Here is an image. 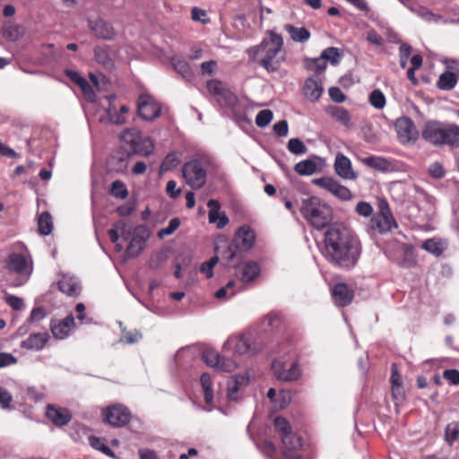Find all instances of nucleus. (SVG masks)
<instances>
[{"instance_id":"obj_1","label":"nucleus","mask_w":459,"mask_h":459,"mask_svg":"<svg viewBox=\"0 0 459 459\" xmlns=\"http://www.w3.org/2000/svg\"><path fill=\"white\" fill-rule=\"evenodd\" d=\"M323 255L333 265L351 270L357 264L361 247L359 242L344 227L333 226L325 233Z\"/></svg>"},{"instance_id":"obj_2","label":"nucleus","mask_w":459,"mask_h":459,"mask_svg":"<svg viewBox=\"0 0 459 459\" xmlns=\"http://www.w3.org/2000/svg\"><path fill=\"white\" fill-rule=\"evenodd\" d=\"M269 37L247 50L249 57L255 60L259 57V64L268 72H275L284 61L282 53L283 39L281 35L270 30Z\"/></svg>"},{"instance_id":"obj_3","label":"nucleus","mask_w":459,"mask_h":459,"mask_svg":"<svg viewBox=\"0 0 459 459\" xmlns=\"http://www.w3.org/2000/svg\"><path fill=\"white\" fill-rule=\"evenodd\" d=\"M422 138L436 147H459V126L437 120L428 121L422 130Z\"/></svg>"},{"instance_id":"obj_4","label":"nucleus","mask_w":459,"mask_h":459,"mask_svg":"<svg viewBox=\"0 0 459 459\" xmlns=\"http://www.w3.org/2000/svg\"><path fill=\"white\" fill-rule=\"evenodd\" d=\"M300 212L303 217L316 230L328 226L333 220L332 208L316 196L304 199Z\"/></svg>"},{"instance_id":"obj_5","label":"nucleus","mask_w":459,"mask_h":459,"mask_svg":"<svg viewBox=\"0 0 459 459\" xmlns=\"http://www.w3.org/2000/svg\"><path fill=\"white\" fill-rule=\"evenodd\" d=\"M275 432L281 439V451L286 459H299L302 447L301 438L292 432L290 424L282 417L273 420Z\"/></svg>"},{"instance_id":"obj_6","label":"nucleus","mask_w":459,"mask_h":459,"mask_svg":"<svg viewBox=\"0 0 459 459\" xmlns=\"http://www.w3.org/2000/svg\"><path fill=\"white\" fill-rule=\"evenodd\" d=\"M5 268L18 275L13 282L14 286L23 285L30 277L33 271V264L27 249L22 253H11L5 259Z\"/></svg>"},{"instance_id":"obj_7","label":"nucleus","mask_w":459,"mask_h":459,"mask_svg":"<svg viewBox=\"0 0 459 459\" xmlns=\"http://www.w3.org/2000/svg\"><path fill=\"white\" fill-rule=\"evenodd\" d=\"M120 139L127 146L129 153L148 156L154 149L151 138L143 136L141 131L134 127L123 131Z\"/></svg>"},{"instance_id":"obj_8","label":"nucleus","mask_w":459,"mask_h":459,"mask_svg":"<svg viewBox=\"0 0 459 459\" xmlns=\"http://www.w3.org/2000/svg\"><path fill=\"white\" fill-rule=\"evenodd\" d=\"M398 224L394 218L386 202L379 204V212L375 213L369 221V229L378 234H385L393 229H396Z\"/></svg>"},{"instance_id":"obj_9","label":"nucleus","mask_w":459,"mask_h":459,"mask_svg":"<svg viewBox=\"0 0 459 459\" xmlns=\"http://www.w3.org/2000/svg\"><path fill=\"white\" fill-rule=\"evenodd\" d=\"M182 174L186 183L194 189L201 188L206 182L207 172L201 160H192L186 162Z\"/></svg>"},{"instance_id":"obj_10","label":"nucleus","mask_w":459,"mask_h":459,"mask_svg":"<svg viewBox=\"0 0 459 459\" xmlns=\"http://www.w3.org/2000/svg\"><path fill=\"white\" fill-rule=\"evenodd\" d=\"M227 355L228 352H223V355H221L213 349H205L203 351L202 358L212 368L221 371L231 372L238 368V362L234 359L228 358Z\"/></svg>"},{"instance_id":"obj_11","label":"nucleus","mask_w":459,"mask_h":459,"mask_svg":"<svg viewBox=\"0 0 459 459\" xmlns=\"http://www.w3.org/2000/svg\"><path fill=\"white\" fill-rule=\"evenodd\" d=\"M160 104L151 95L143 93L137 101L138 116L146 121H152L160 116Z\"/></svg>"},{"instance_id":"obj_12","label":"nucleus","mask_w":459,"mask_h":459,"mask_svg":"<svg viewBox=\"0 0 459 459\" xmlns=\"http://www.w3.org/2000/svg\"><path fill=\"white\" fill-rule=\"evenodd\" d=\"M312 183L325 190L330 192L333 195L342 201L351 200L352 197L350 189L341 185L336 179L332 177H323L314 178Z\"/></svg>"},{"instance_id":"obj_13","label":"nucleus","mask_w":459,"mask_h":459,"mask_svg":"<svg viewBox=\"0 0 459 459\" xmlns=\"http://www.w3.org/2000/svg\"><path fill=\"white\" fill-rule=\"evenodd\" d=\"M102 415L105 422L117 428L127 424L131 418L128 409L120 404L107 407L103 410Z\"/></svg>"},{"instance_id":"obj_14","label":"nucleus","mask_w":459,"mask_h":459,"mask_svg":"<svg viewBox=\"0 0 459 459\" xmlns=\"http://www.w3.org/2000/svg\"><path fill=\"white\" fill-rule=\"evenodd\" d=\"M394 127L398 139L402 143L415 141L418 137L419 133L413 121L407 117H402L396 119Z\"/></svg>"},{"instance_id":"obj_15","label":"nucleus","mask_w":459,"mask_h":459,"mask_svg":"<svg viewBox=\"0 0 459 459\" xmlns=\"http://www.w3.org/2000/svg\"><path fill=\"white\" fill-rule=\"evenodd\" d=\"M272 370L277 379L281 381H294L300 377V368L296 362H292L287 368L286 364L281 361H273Z\"/></svg>"},{"instance_id":"obj_16","label":"nucleus","mask_w":459,"mask_h":459,"mask_svg":"<svg viewBox=\"0 0 459 459\" xmlns=\"http://www.w3.org/2000/svg\"><path fill=\"white\" fill-rule=\"evenodd\" d=\"M255 240L254 230L247 225L241 226L235 233L232 243L239 251L249 250Z\"/></svg>"},{"instance_id":"obj_17","label":"nucleus","mask_w":459,"mask_h":459,"mask_svg":"<svg viewBox=\"0 0 459 459\" xmlns=\"http://www.w3.org/2000/svg\"><path fill=\"white\" fill-rule=\"evenodd\" d=\"M333 168L335 173L342 179L354 180L358 178L357 173L353 170L351 160L341 152L335 155Z\"/></svg>"},{"instance_id":"obj_18","label":"nucleus","mask_w":459,"mask_h":459,"mask_svg":"<svg viewBox=\"0 0 459 459\" xmlns=\"http://www.w3.org/2000/svg\"><path fill=\"white\" fill-rule=\"evenodd\" d=\"M74 327V317L72 315L67 316L62 320H52L50 324L51 332L54 337L58 340L67 338Z\"/></svg>"},{"instance_id":"obj_19","label":"nucleus","mask_w":459,"mask_h":459,"mask_svg":"<svg viewBox=\"0 0 459 459\" xmlns=\"http://www.w3.org/2000/svg\"><path fill=\"white\" fill-rule=\"evenodd\" d=\"M89 28L99 39L111 40L116 37V31L113 26L101 18L90 20Z\"/></svg>"},{"instance_id":"obj_20","label":"nucleus","mask_w":459,"mask_h":459,"mask_svg":"<svg viewBox=\"0 0 459 459\" xmlns=\"http://www.w3.org/2000/svg\"><path fill=\"white\" fill-rule=\"evenodd\" d=\"M215 250L221 255V259L226 261L228 265L236 266L241 259L239 255L241 251L236 248L233 243L230 244L226 240L217 244Z\"/></svg>"},{"instance_id":"obj_21","label":"nucleus","mask_w":459,"mask_h":459,"mask_svg":"<svg viewBox=\"0 0 459 459\" xmlns=\"http://www.w3.org/2000/svg\"><path fill=\"white\" fill-rule=\"evenodd\" d=\"M231 351L238 355L249 353L251 351L249 340L244 336L230 337L223 345V352Z\"/></svg>"},{"instance_id":"obj_22","label":"nucleus","mask_w":459,"mask_h":459,"mask_svg":"<svg viewBox=\"0 0 459 459\" xmlns=\"http://www.w3.org/2000/svg\"><path fill=\"white\" fill-rule=\"evenodd\" d=\"M334 303L340 307H346L352 302L354 292L345 283H336L332 290Z\"/></svg>"},{"instance_id":"obj_23","label":"nucleus","mask_w":459,"mask_h":459,"mask_svg":"<svg viewBox=\"0 0 459 459\" xmlns=\"http://www.w3.org/2000/svg\"><path fill=\"white\" fill-rule=\"evenodd\" d=\"M47 417L57 427H63L71 420L72 414L65 408L56 407L54 405H48Z\"/></svg>"},{"instance_id":"obj_24","label":"nucleus","mask_w":459,"mask_h":459,"mask_svg":"<svg viewBox=\"0 0 459 459\" xmlns=\"http://www.w3.org/2000/svg\"><path fill=\"white\" fill-rule=\"evenodd\" d=\"M209 207V221L215 223L218 229L224 228L229 223V218L224 212H221V204L219 201L211 199L207 203Z\"/></svg>"},{"instance_id":"obj_25","label":"nucleus","mask_w":459,"mask_h":459,"mask_svg":"<svg viewBox=\"0 0 459 459\" xmlns=\"http://www.w3.org/2000/svg\"><path fill=\"white\" fill-rule=\"evenodd\" d=\"M209 92L215 97L219 102L224 101L225 104H230L235 100V97L230 91L226 89L222 82L218 80H212L207 83Z\"/></svg>"},{"instance_id":"obj_26","label":"nucleus","mask_w":459,"mask_h":459,"mask_svg":"<svg viewBox=\"0 0 459 459\" xmlns=\"http://www.w3.org/2000/svg\"><path fill=\"white\" fill-rule=\"evenodd\" d=\"M324 88L321 82L316 78H307L303 86L305 97L311 102L317 101L323 94Z\"/></svg>"},{"instance_id":"obj_27","label":"nucleus","mask_w":459,"mask_h":459,"mask_svg":"<svg viewBox=\"0 0 459 459\" xmlns=\"http://www.w3.org/2000/svg\"><path fill=\"white\" fill-rule=\"evenodd\" d=\"M321 161L319 157L301 160L295 165L294 169L299 175L310 176L321 170Z\"/></svg>"},{"instance_id":"obj_28","label":"nucleus","mask_w":459,"mask_h":459,"mask_svg":"<svg viewBox=\"0 0 459 459\" xmlns=\"http://www.w3.org/2000/svg\"><path fill=\"white\" fill-rule=\"evenodd\" d=\"M58 289L67 296H77L81 291L79 281L74 276L63 274L58 281Z\"/></svg>"},{"instance_id":"obj_29","label":"nucleus","mask_w":459,"mask_h":459,"mask_svg":"<svg viewBox=\"0 0 459 459\" xmlns=\"http://www.w3.org/2000/svg\"><path fill=\"white\" fill-rule=\"evenodd\" d=\"M327 114L347 128H351L353 124L347 109L339 106H330L326 109Z\"/></svg>"},{"instance_id":"obj_30","label":"nucleus","mask_w":459,"mask_h":459,"mask_svg":"<svg viewBox=\"0 0 459 459\" xmlns=\"http://www.w3.org/2000/svg\"><path fill=\"white\" fill-rule=\"evenodd\" d=\"M49 339V335L47 333H38L30 334L22 343V347L28 350L39 351L44 348Z\"/></svg>"},{"instance_id":"obj_31","label":"nucleus","mask_w":459,"mask_h":459,"mask_svg":"<svg viewBox=\"0 0 459 459\" xmlns=\"http://www.w3.org/2000/svg\"><path fill=\"white\" fill-rule=\"evenodd\" d=\"M238 273L243 282H251L259 275L260 266L256 262L248 261L240 267Z\"/></svg>"},{"instance_id":"obj_32","label":"nucleus","mask_w":459,"mask_h":459,"mask_svg":"<svg viewBox=\"0 0 459 459\" xmlns=\"http://www.w3.org/2000/svg\"><path fill=\"white\" fill-rule=\"evenodd\" d=\"M411 12L416 13L419 17L422 18L428 22H447V21L445 20L441 15L432 13L429 9L420 5L418 3L415 6L411 7Z\"/></svg>"},{"instance_id":"obj_33","label":"nucleus","mask_w":459,"mask_h":459,"mask_svg":"<svg viewBox=\"0 0 459 459\" xmlns=\"http://www.w3.org/2000/svg\"><path fill=\"white\" fill-rule=\"evenodd\" d=\"M284 30L290 34L294 42L304 43L310 39V32L304 27H296L292 24H285Z\"/></svg>"},{"instance_id":"obj_34","label":"nucleus","mask_w":459,"mask_h":459,"mask_svg":"<svg viewBox=\"0 0 459 459\" xmlns=\"http://www.w3.org/2000/svg\"><path fill=\"white\" fill-rule=\"evenodd\" d=\"M147 238L148 234L146 237H140L138 234L134 235L126 250V255L129 257L137 256L143 251Z\"/></svg>"},{"instance_id":"obj_35","label":"nucleus","mask_w":459,"mask_h":459,"mask_svg":"<svg viewBox=\"0 0 459 459\" xmlns=\"http://www.w3.org/2000/svg\"><path fill=\"white\" fill-rule=\"evenodd\" d=\"M94 56L96 61L105 68L110 70L114 67V62L107 47H96L94 48Z\"/></svg>"},{"instance_id":"obj_36","label":"nucleus","mask_w":459,"mask_h":459,"mask_svg":"<svg viewBox=\"0 0 459 459\" xmlns=\"http://www.w3.org/2000/svg\"><path fill=\"white\" fill-rule=\"evenodd\" d=\"M362 163L366 166L377 169L379 171H387L390 168V162L379 156H369L362 159Z\"/></svg>"},{"instance_id":"obj_37","label":"nucleus","mask_w":459,"mask_h":459,"mask_svg":"<svg viewBox=\"0 0 459 459\" xmlns=\"http://www.w3.org/2000/svg\"><path fill=\"white\" fill-rule=\"evenodd\" d=\"M456 82V75L452 72H446L439 76L437 85L440 90L450 91L455 88Z\"/></svg>"},{"instance_id":"obj_38","label":"nucleus","mask_w":459,"mask_h":459,"mask_svg":"<svg viewBox=\"0 0 459 459\" xmlns=\"http://www.w3.org/2000/svg\"><path fill=\"white\" fill-rule=\"evenodd\" d=\"M39 232L43 236H48L53 229L52 217L49 212H44L38 220Z\"/></svg>"},{"instance_id":"obj_39","label":"nucleus","mask_w":459,"mask_h":459,"mask_svg":"<svg viewBox=\"0 0 459 459\" xmlns=\"http://www.w3.org/2000/svg\"><path fill=\"white\" fill-rule=\"evenodd\" d=\"M23 27L16 24H6L3 29V35L11 41H16L22 37Z\"/></svg>"},{"instance_id":"obj_40","label":"nucleus","mask_w":459,"mask_h":459,"mask_svg":"<svg viewBox=\"0 0 459 459\" xmlns=\"http://www.w3.org/2000/svg\"><path fill=\"white\" fill-rule=\"evenodd\" d=\"M445 439L450 446L459 443V422L453 421L446 426Z\"/></svg>"},{"instance_id":"obj_41","label":"nucleus","mask_w":459,"mask_h":459,"mask_svg":"<svg viewBox=\"0 0 459 459\" xmlns=\"http://www.w3.org/2000/svg\"><path fill=\"white\" fill-rule=\"evenodd\" d=\"M172 65L175 68V70L180 74L184 78L186 79H191L193 76V72L188 65V63L180 58H173L172 59Z\"/></svg>"},{"instance_id":"obj_42","label":"nucleus","mask_w":459,"mask_h":459,"mask_svg":"<svg viewBox=\"0 0 459 459\" xmlns=\"http://www.w3.org/2000/svg\"><path fill=\"white\" fill-rule=\"evenodd\" d=\"M200 382L204 393L206 403L211 404L213 402V394L212 390V378L209 374L204 373L200 377Z\"/></svg>"},{"instance_id":"obj_43","label":"nucleus","mask_w":459,"mask_h":459,"mask_svg":"<svg viewBox=\"0 0 459 459\" xmlns=\"http://www.w3.org/2000/svg\"><path fill=\"white\" fill-rule=\"evenodd\" d=\"M116 96L115 95H110L109 97H108V100L109 101V105H108V117H109V120L113 123V124H116V125H123L126 123V117L125 116L121 115L120 112L118 113L116 107L113 106L110 101L115 100Z\"/></svg>"},{"instance_id":"obj_44","label":"nucleus","mask_w":459,"mask_h":459,"mask_svg":"<svg viewBox=\"0 0 459 459\" xmlns=\"http://www.w3.org/2000/svg\"><path fill=\"white\" fill-rule=\"evenodd\" d=\"M89 441L91 446L96 450H99L102 452L104 455H108L110 457L114 456L113 451L105 444L103 439L94 436H91L89 437Z\"/></svg>"},{"instance_id":"obj_45","label":"nucleus","mask_w":459,"mask_h":459,"mask_svg":"<svg viewBox=\"0 0 459 459\" xmlns=\"http://www.w3.org/2000/svg\"><path fill=\"white\" fill-rule=\"evenodd\" d=\"M110 195L117 198L125 199L128 195V191L122 181L116 180L111 185Z\"/></svg>"},{"instance_id":"obj_46","label":"nucleus","mask_w":459,"mask_h":459,"mask_svg":"<svg viewBox=\"0 0 459 459\" xmlns=\"http://www.w3.org/2000/svg\"><path fill=\"white\" fill-rule=\"evenodd\" d=\"M180 163V160L175 153L168 154L160 164V171H169L176 168Z\"/></svg>"},{"instance_id":"obj_47","label":"nucleus","mask_w":459,"mask_h":459,"mask_svg":"<svg viewBox=\"0 0 459 459\" xmlns=\"http://www.w3.org/2000/svg\"><path fill=\"white\" fill-rule=\"evenodd\" d=\"M325 62L330 61L331 64L336 65L340 59V53L337 48L330 47L325 48L320 56Z\"/></svg>"},{"instance_id":"obj_48","label":"nucleus","mask_w":459,"mask_h":459,"mask_svg":"<svg viewBox=\"0 0 459 459\" xmlns=\"http://www.w3.org/2000/svg\"><path fill=\"white\" fill-rule=\"evenodd\" d=\"M288 150L290 152L299 155L306 153L307 148L299 138H291L288 143Z\"/></svg>"},{"instance_id":"obj_49","label":"nucleus","mask_w":459,"mask_h":459,"mask_svg":"<svg viewBox=\"0 0 459 459\" xmlns=\"http://www.w3.org/2000/svg\"><path fill=\"white\" fill-rule=\"evenodd\" d=\"M273 114L270 109H263L258 112L255 117V124L259 127H265L273 120Z\"/></svg>"},{"instance_id":"obj_50","label":"nucleus","mask_w":459,"mask_h":459,"mask_svg":"<svg viewBox=\"0 0 459 459\" xmlns=\"http://www.w3.org/2000/svg\"><path fill=\"white\" fill-rule=\"evenodd\" d=\"M369 102L374 108L382 109L385 105V95L381 91L375 90L370 93Z\"/></svg>"},{"instance_id":"obj_51","label":"nucleus","mask_w":459,"mask_h":459,"mask_svg":"<svg viewBox=\"0 0 459 459\" xmlns=\"http://www.w3.org/2000/svg\"><path fill=\"white\" fill-rule=\"evenodd\" d=\"M422 247L426 251L435 255L436 256H439L442 254V252H443V248H442L441 243L437 241V240H435V239H428V240H426L423 243Z\"/></svg>"},{"instance_id":"obj_52","label":"nucleus","mask_w":459,"mask_h":459,"mask_svg":"<svg viewBox=\"0 0 459 459\" xmlns=\"http://www.w3.org/2000/svg\"><path fill=\"white\" fill-rule=\"evenodd\" d=\"M179 225H180V221L178 218H174V219L170 220V221L169 222V225L167 227L159 230L158 237L162 238L166 236H169V235L173 234L178 229Z\"/></svg>"},{"instance_id":"obj_53","label":"nucleus","mask_w":459,"mask_h":459,"mask_svg":"<svg viewBox=\"0 0 459 459\" xmlns=\"http://www.w3.org/2000/svg\"><path fill=\"white\" fill-rule=\"evenodd\" d=\"M219 257L217 255L212 256L209 261L204 262L200 268V271L205 273L207 278H212L213 275V268L217 264Z\"/></svg>"},{"instance_id":"obj_54","label":"nucleus","mask_w":459,"mask_h":459,"mask_svg":"<svg viewBox=\"0 0 459 459\" xmlns=\"http://www.w3.org/2000/svg\"><path fill=\"white\" fill-rule=\"evenodd\" d=\"M428 171L433 178L437 179L444 178L446 174L442 164L439 162L430 164Z\"/></svg>"},{"instance_id":"obj_55","label":"nucleus","mask_w":459,"mask_h":459,"mask_svg":"<svg viewBox=\"0 0 459 459\" xmlns=\"http://www.w3.org/2000/svg\"><path fill=\"white\" fill-rule=\"evenodd\" d=\"M355 210L357 213L364 217H368L373 212V207L371 206V204L369 203L363 201L358 203Z\"/></svg>"},{"instance_id":"obj_56","label":"nucleus","mask_w":459,"mask_h":459,"mask_svg":"<svg viewBox=\"0 0 459 459\" xmlns=\"http://www.w3.org/2000/svg\"><path fill=\"white\" fill-rule=\"evenodd\" d=\"M5 301L14 310H21L24 307L23 300L13 295H7L5 297Z\"/></svg>"},{"instance_id":"obj_57","label":"nucleus","mask_w":459,"mask_h":459,"mask_svg":"<svg viewBox=\"0 0 459 459\" xmlns=\"http://www.w3.org/2000/svg\"><path fill=\"white\" fill-rule=\"evenodd\" d=\"M443 377L452 385H459V370L446 369L443 372Z\"/></svg>"},{"instance_id":"obj_58","label":"nucleus","mask_w":459,"mask_h":459,"mask_svg":"<svg viewBox=\"0 0 459 459\" xmlns=\"http://www.w3.org/2000/svg\"><path fill=\"white\" fill-rule=\"evenodd\" d=\"M273 131L280 137L286 136L289 132V126H288L287 121L281 120V121L277 122L276 124H274Z\"/></svg>"},{"instance_id":"obj_59","label":"nucleus","mask_w":459,"mask_h":459,"mask_svg":"<svg viewBox=\"0 0 459 459\" xmlns=\"http://www.w3.org/2000/svg\"><path fill=\"white\" fill-rule=\"evenodd\" d=\"M329 96L331 100L336 103H342L345 100L346 97L338 87H332L329 89Z\"/></svg>"},{"instance_id":"obj_60","label":"nucleus","mask_w":459,"mask_h":459,"mask_svg":"<svg viewBox=\"0 0 459 459\" xmlns=\"http://www.w3.org/2000/svg\"><path fill=\"white\" fill-rule=\"evenodd\" d=\"M78 86L82 89L83 94L91 100L93 101L95 98L94 91L91 84L87 82L86 79H83L82 82L78 84Z\"/></svg>"},{"instance_id":"obj_61","label":"nucleus","mask_w":459,"mask_h":459,"mask_svg":"<svg viewBox=\"0 0 459 459\" xmlns=\"http://www.w3.org/2000/svg\"><path fill=\"white\" fill-rule=\"evenodd\" d=\"M166 192L169 197L175 199L181 194V189L177 187V183L174 180H169L166 186Z\"/></svg>"},{"instance_id":"obj_62","label":"nucleus","mask_w":459,"mask_h":459,"mask_svg":"<svg viewBox=\"0 0 459 459\" xmlns=\"http://www.w3.org/2000/svg\"><path fill=\"white\" fill-rule=\"evenodd\" d=\"M17 362L16 358L11 353L1 352L0 353V368L8 367Z\"/></svg>"},{"instance_id":"obj_63","label":"nucleus","mask_w":459,"mask_h":459,"mask_svg":"<svg viewBox=\"0 0 459 459\" xmlns=\"http://www.w3.org/2000/svg\"><path fill=\"white\" fill-rule=\"evenodd\" d=\"M142 338V333L136 330L133 332H127L124 333L122 341H125L128 344L137 342Z\"/></svg>"},{"instance_id":"obj_64","label":"nucleus","mask_w":459,"mask_h":459,"mask_svg":"<svg viewBox=\"0 0 459 459\" xmlns=\"http://www.w3.org/2000/svg\"><path fill=\"white\" fill-rule=\"evenodd\" d=\"M11 394L4 388H0V406L3 409H7L12 402Z\"/></svg>"}]
</instances>
